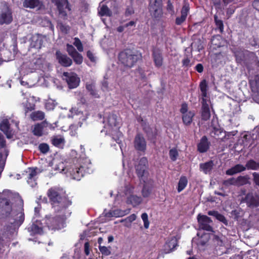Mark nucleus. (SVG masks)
<instances>
[{
    "label": "nucleus",
    "instance_id": "6e6552de",
    "mask_svg": "<svg viewBox=\"0 0 259 259\" xmlns=\"http://www.w3.org/2000/svg\"><path fill=\"white\" fill-rule=\"evenodd\" d=\"M135 149L140 152L145 153L147 148V142L144 136L141 134L136 135L134 140Z\"/></svg>",
    "mask_w": 259,
    "mask_h": 259
},
{
    "label": "nucleus",
    "instance_id": "473e14b6",
    "mask_svg": "<svg viewBox=\"0 0 259 259\" xmlns=\"http://www.w3.org/2000/svg\"><path fill=\"white\" fill-rule=\"evenodd\" d=\"M51 142L54 146L63 148L65 145V140L64 137L61 136H56L52 137Z\"/></svg>",
    "mask_w": 259,
    "mask_h": 259
},
{
    "label": "nucleus",
    "instance_id": "bb28decb",
    "mask_svg": "<svg viewBox=\"0 0 259 259\" xmlns=\"http://www.w3.org/2000/svg\"><path fill=\"white\" fill-rule=\"evenodd\" d=\"M130 209H126L125 210L116 209L110 210L108 213H107L106 215L109 217H122L128 214L130 212Z\"/></svg>",
    "mask_w": 259,
    "mask_h": 259
},
{
    "label": "nucleus",
    "instance_id": "7c9ffc66",
    "mask_svg": "<svg viewBox=\"0 0 259 259\" xmlns=\"http://www.w3.org/2000/svg\"><path fill=\"white\" fill-rule=\"evenodd\" d=\"M246 50H238L234 52L236 60L238 64H244L246 60Z\"/></svg>",
    "mask_w": 259,
    "mask_h": 259
},
{
    "label": "nucleus",
    "instance_id": "9b49d317",
    "mask_svg": "<svg viewBox=\"0 0 259 259\" xmlns=\"http://www.w3.org/2000/svg\"><path fill=\"white\" fill-rule=\"evenodd\" d=\"M250 83L252 92V99L259 104V75H256L253 79L250 80Z\"/></svg>",
    "mask_w": 259,
    "mask_h": 259
},
{
    "label": "nucleus",
    "instance_id": "5701e85b",
    "mask_svg": "<svg viewBox=\"0 0 259 259\" xmlns=\"http://www.w3.org/2000/svg\"><path fill=\"white\" fill-rule=\"evenodd\" d=\"M151 18L155 21H160L163 17V7L149 10Z\"/></svg>",
    "mask_w": 259,
    "mask_h": 259
},
{
    "label": "nucleus",
    "instance_id": "0eeeda50",
    "mask_svg": "<svg viewBox=\"0 0 259 259\" xmlns=\"http://www.w3.org/2000/svg\"><path fill=\"white\" fill-rule=\"evenodd\" d=\"M65 219L64 215L50 217L46 219V223L50 229L59 230L63 227Z\"/></svg>",
    "mask_w": 259,
    "mask_h": 259
},
{
    "label": "nucleus",
    "instance_id": "423d86ee",
    "mask_svg": "<svg viewBox=\"0 0 259 259\" xmlns=\"http://www.w3.org/2000/svg\"><path fill=\"white\" fill-rule=\"evenodd\" d=\"M55 4L59 12V16L63 19H67V12L71 11V8L68 0H52Z\"/></svg>",
    "mask_w": 259,
    "mask_h": 259
},
{
    "label": "nucleus",
    "instance_id": "9d476101",
    "mask_svg": "<svg viewBox=\"0 0 259 259\" xmlns=\"http://www.w3.org/2000/svg\"><path fill=\"white\" fill-rule=\"evenodd\" d=\"M64 79L67 82L69 89L77 88L80 82V78L74 73H67L64 72L63 73Z\"/></svg>",
    "mask_w": 259,
    "mask_h": 259
},
{
    "label": "nucleus",
    "instance_id": "79ce46f5",
    "mask_svg": "<svg viewBox=\"0 0 259 259\" xmlns=\"http://www.w3.org/2000/svg\"><path fill=\"white\" fill-rule=\"evenodd\" d=\"M30 117L33 121L41 120L45 118V113L41 111H34L30 114Z\"/></svg>",
    "mask_w": 259,
    "mask_h": 259
},
{
    "label": "nucleus",
    "instance_id": "c756f323",
    "mask_svg": "<svg viewBox=\"0 0 259 259\" xmlns=\"http://www.w3.org/2000/svg\"><path fill=\"white\" fill-rule=\"evenodd\" d=\"M13 20L12 13L8 10L3 12L0 15V24H10Z\"/></svg>",
    "mask_w": 259,
    "mask_h": 259
},
{
    "label": "nucleus",
    "instance_id": "a19ab883",
    "mask_svg": "<svg viewBox=\"0 0 259 259\" xmlns=\"http://www.w3.org/2000/svg\"><path fill=\"white\" fill-rule=\"evenodd\" d=\"M194 115L195 113L191 111H190L189 113L182 115V119L184 123L186 125L190 124Z\"/></svg>",
    "mask_w": 259,
    "mask_h": 259
},
{
    "label": "nucleus",
    "instance_id": "58836bf2",
    "mask_svg": "<svg viewBox=\"0 0 259 259\" xmlns=\"http://www.w3.org/2000/svg\"><path fill=\"white\" fill-rule=\"evenodd\" d=\"M86 89L89 92H90V95L93 96L95 98H99L100 95H99L97 91L95 89V83H87L85 85Z\"/></svg>",
    "mask_w": 259,
    "mask_h": 259
},
{
    "label": "nucleus",
    "instance_id": "c9c22d12",
    "mask_svg": "<svg viewBox=\"0 0 259 259\" xmlns=\"http://www.w3.org/2000/svg\"><path fill=\"white\" fill-rule=\"evenodd\" d=\"M143 183L144 186L142 191V195L144 197H148L151 193L153 181L151 180V182L147 181L146 183Z\"/></svg>",
    "mask_w": 259,
    "mask_h": 259
},
{
    "label": "nucleus",
    "instance_id": "a211bd4d",
    "mask_svg": "<svg viewBox=\"0 0 259 259\" xmlns=\"http://www.w3.org/2000/svg\"><path fill=\"white\" fill-rule=\"evenodd\" d=\"M152 56L155 65H162L163 56L162 51L158 48L153 47L152 50Z\"/></svg>",
    "mask_w": 259,
    "mask_h": 259
},
{
    "label": "nucleus",
    "instance_id": "a18cd8bd",
    "mask_svg": "<svg viewBox=\"0 0 259 259\" xmlns=\"http://www.w3.org/2000/svg\"><path fill=\"white\" fill-rule=\"evenodd\" d=\"M188 180L186 177H181L178 183V191L180 192L183 191L187 185Z\"/></svg>",
    "mask_w": 259,
    "mask_h": 259
},
{
    "label": "nucleus",
    "instance_id": "052dcab7",
    "mask_svg": "<svg viewBox=\"0 0 259 259\" xmlns=\"http://www.w3.org/2000/svg\"><path fill=\"white\" fill-rule=\"evenodd\" d=\"M178 156V153L176 149H172L169 151V157L172 161H175Z\"/></svg>",
    "mask_w": 259,
    "mask_h": 259
},
{
    "label": "nucleus",
    "instance_id": "393cba45",
    "mask_svg": "<svg viewBox=\"0 0 259 259\" xmlns=\"http://www.w3.org/2000/svg\"><path fill=\"white\" fill-rule=\"evenodd\" d=\"M222 40L220 35H214L212 37L209 49L211 51L217 50L223 46Z\"/></svg>",
    "mask_w": 259,
    "mask_h": 259
},
{
    "label": "nucleus",
    "instance_id": "bf43d9fd",
    "mask_svg": "<svg viewBox=\"0 0 259 259\" xmlns=\"http://www.w3.org/2000/svg\"><path fill=\"white\" fill-rule=\"evenodd\" d=\"M38 148L39 150L43 153H46L49 150V145L45 143L40 144L38 146Z\"/></svg>",
    "mask_w": 259,
    "mask_h": 259
},
{
    "label": "nucleus",
    "instance_id": "c03bdc74",
    "mask_svg": "<svg viewBox=\"0 0 259 259\" xmlns=\"http://www.w3.org/2000/svg\"><path fill=\"white\" fill-rule=\"evenodd\" d=\"M248 177L245 176H239L235 178L236 186L239 187L248 183Z\"/></svg>",
    "mask_w": 259,
    "mask_h": 259
},
{
    "label": "nucleus",
    "instance_id": "e2e57ef3",
    "mask_svg": "<svg viewBox=\"0 0 259 259\" xmlns=\"http://www.w3.org/2000/svg\"><path fill=\"white\" fill-rule=\"evenodd\" d=\"M134 13V10L132 6H128L125 10L124 15L128 17Z\"/></svg>",
    "mask_w": 259,
    "mask_h": 259
},
{
    "label": "nucleus",
    "instance_id": "5fc2aeb1",
    "mask_svg": "<svg viewBox=\"0 0 259 259\" xmlns=\"http://www.w3.org/2000/svg\"><path fill=\"white\" fill-rule=\"evenodd\" d=\"M82 122L80 121L78 122V124H73L70 125V130L71 131V136H75L76 133L75 131L78 127H81L82 124Z\"/></svg>",
    "mask_w": 259,
    "mask_h": 259
},
{
    "label": "nucleus",
    "instance_id": "a878e982",
    "mask_svg": "<svg viewBox=\"0 0 259 259\" xmlns=\"http://www.w3.org/2000/svg\"><path fill=\"white\" fill-rule=\"evenodd\" d=\"M209 147V143L206 136H203L198 144L197 149L200 153H204L207 151Z\"/></svg>",
    "mask_w": 259,
    "mask_h": 259
},
{
    "label": "nucleus",
    "instance_id": "4c0bfd02",
    "mask_svg": "<svg viewBox=\"0 0 259 259\" xmlns=\"http://www.w3.org/2000/svg\"><path fill=\"white\" fill-rule=\"evenodd\" d=\"M100 16L111 17L112 15L111 10L106 5H103L98 12Z\"/></svg>",
    "mask_w": 259,
    "mask_h": 259
},
{
    "label": "nucleus",
    "instance_id": "dca6fc26",
    "mask_svg": "<svg viewBox=\"0 0 259 259\" xmlns=\"http://www.w3.org/2000/svg\"><path fill=\"white\" fill-rule=\"evenodd\" d=\"M189 10V5L188 4H185L181 11V16L177 17L176 19L175 23L176 25H181L186 21Z\"/></svg>",
    "mask_w": 259,
    "mask_h": 259
},
{
    "label": "nucleus",
    "instance_id": "4468645a",
    "mask_svg": "<svg viewBox=\"0 0 259 259\" xmlns=\"http://www.w3.org/2000/svg\"><path fill=\"white\" fill-rule=\"evenodd\" d=\"M52 127V125L51 124L45 121L35 125L32 130V133L35 136L40 137L44 134L46 128L49 127L51 128Z\"/></svg>",
    "mask_w": 259,
    "mask_h": 259
},
{
    "label": "nucleus",
    "instance_id": "20e7f679",
    "mask_svg": "<svg viewBox=\"0 0 259 259\" xmlns=\"http://www.w3.org/2000/svg\"><path fill=\"white\" fill-rule=\"evenodd\" d=\"M136 173L141 182L146 183L147 181L151 182V179L149 178V174L147 171L148 160L145 157H142L135 165Z\"/></svg>",
    "mask_w": 259,
    "mask_h": 259
},
{
    "label": "nucleus",
    "instance_id": "b1692460",
    "mask_svg": "<svg viewBox=\"0 0 259 259\" xmlns=\"http://www.w3.org/2000/svg\"><path fill=\"white\" fill-rule=\"evenodd\" d=\"M43 40L40 34L33 35L30 38V46L32 48L40 49L42 45Z\"/></svg>",
    "mask_w": 259,
    "mask_h": 259
},
{
    "label": "nucleus",
    "instance_id": "37998d69",
    "mask_svg": "<svg viewBox=\"0 0 259 259\" xmlns=\"http://www.w3.org/2000/svg\"><path fill=\"white\" fill-rule=\"evenodd\" d=\"M246 169L248 170H258L259 169V162H257L252 159H250L247 161L245 166Z\"/></svg>",
    "mask_w": 259,
    "mask_h": 259
},
{
    "label": "nucleus",
    "instance_id": "f03ea898",
    "mask_svg": "<svg viewBox=\"0 0 259 259\" xmlns=\"http://www.w3.org/2000/svg\"><path fill=\"white\" fill-rule=\"evenodd\" d=\"M75 161L76 163L74 162L72 164L66 166L63 162H60L56 167V169L59 170L60 172L68 173L72 179L79 181L84 175V166L80 164V161L77 162L78 160Z\"/></svg>",
    "mask_w": 259,
    "mask_h": 259
},
{
    "label": "nucleus",
    "instance_id": "72a5a7b5",
    "mask_svg": "<svg viewBox=\"0 0 259 259\" xmlns=\"http://www.w3.org/2000/svg\"><path fill=\"white\" fill-rule=\"evenodd\" d=\"M213 165L214 164L212 160H210L205 163H200L199 165L200 170L205 174H207L211 171Z\"/></svg>",
    "mask_w": 259,
    "mask_h": 259
},
{
    "label": "nucleus",
    "instance_id": "cd10ccee",
    "mask_svg": "<svg viewBox=\"0 0 259 259\" xmlns=\"http://www.w3.org/2000/svg\"><path fill=\"white\" fill-rule=\"evenodd\" d=\"M201 116L202 119L204 120H208L210 116L209 108L206 99H203V101H202Z\"/></svg>",
    "mask_w": 259,
    "mask_h": 259
},
{
    "label": "nucleus",
    "instance_id": "864d4df0",
    "mask_svg": "<svg viewBox=\"0 0 259 259\" xmlns=\"http://www.w3.org/2000/svg\"><path fill=\"white\" fill-rule=\"evenodd\" d=\"M73 45L76 47L77 49L79 52H82L83 50V48L82 44L80 41V40L78 37L74 38V41L73 42Z\"/></svg>",
    "mask_w": 259,
    "mask_h": 259
},
{
    "label": "nucleus",
    "instance_id": "f8f14e48",
    "mask_svg": "<svg viewBox=\"0 0 259 259\" xmlns=\"http://www.w3.org/2000/svg\"><path fill=\"white\" fill-rule=\"evenodd\" d=\"M241 202L246 203L249 207H257L259 206V197L254 196L252 193H248L242 198Z\"/></svg>",
    "mask_w": 259,
    "mask_h": 259
},
{
    "label": "nucleus",
    "instance_id": "603ef678",
    "mask_svg": "<svg viewBox=\"0 0 259 259\" xmlns=\"http://www.w3.org/2000/svg\"><path fill=\"white\" fill-rule=\"evenodd\" d=\"M137 218V216L135 214H132L127 217L126 219L121 221V222H125V225L126 226L130 225V224L134 221Z\"/></svg>",
    "mask_w": 259,
    "mask_h": 259
},
{
    "label": "nucleus",
    "instance_id": "3c124183",
    "mask_svg": "<svg viewBox=\"0 0 259 259\" xmlns=\"http://www.w3.org/2000/svg\"><path fill=\"white\" fill-rule=\"evenodd\" d=\"M223 185L228 188L231 185L236 186L235 178H231L223 182Z\"/></svg>",
    "mask_w": 259,
    "mask_h": 259
},
{
    "label": "nucleus",
    "instance_id": "e433bc0d",
    "mask_svg": "<svg viewBox=\"0 0 259 259\" xmlns=\"http://www.w3.org/2000/svg\"><path fill=\"white\" fill-rule=\"evenodd\" d=\"M40 0H24L23 6L26 8L34 9L40 5Z\"/></svg>",
    "mask_w": 259,
    "mask_h": 259
},
{
    "label": "nucleus",
    "instance_id": "412c9836",
    "mask_svg": "<svg viewBox=\"0 0 259 259\" xmlns=\"http://www.w3.org/2000/svg\"><path fill=\"white\" fill-rule=\"evenodd\" d=\"M0 130L2 131L9 139L13 135L12 131L10 127L9 120L7 119H4L0 123Z\"/></svg>",
    "mask_w": 259,
    "mask_h": 259
},
{
    "label": "nucleus",
    "instance_id": "680f3d73",
    "mask_svg": "<svg viewBox=\"0 0 259 259\" xmlns=\"http://www.w3.org/2000/svg\"><path fill=\"white\" fill-rule=\"evenodd\" d=\"M71 111L72 113L74 112L76 115H81L79 117V119H81L82 121H84L86 119V117L83 116L82 112L80 111H78L77 109L72 108Z\"/></svg>",
    "mask_w": 259,
    "mask_h": 259
},
{
    "label": "nucleus",
    "instance_id": "13d9d810",
    "mask_svg": "<svg viewBox=\"0 0 259 259\" xmlns=\"http://www.w3.org/2000/svg\"><path fill=\"white\" fill-rule=\"evenodd\" d=\"M25 67H23L20 70V73L21 75H25L27 74L28 73H31L33 72L32 69L29 67V66H24Z\"/></svg>",
    "mask_w": 259,
    "mask_h": 259
},
{
    "label": "nucleus",
    "instance_id": "c85d7f7f",
    "mask_svg": "<svg viewBox=\"0 0 259 259\" xmlns=\"http://www.w3.org/2000/svg\"><path fill=\"white\" fill-rule=\"evenodd\" d=\"M245 170L246 167L245 166L242 164H238L226 170V174L228 176H233L235 174L241 172Z\"/></svg>",
    "mask_w": 259,
    "mask_h": 259
},
{
    "label": "nucleus",
    "instance_id": "2f4dec72",
    "mask_svg": "<svg viewBox=\"0 0 259 259\" xmlns=\"http://www.w3.org/2000/svg\"><path fill=\"white\" fill-rule=\"evenodd\" d=\"M37 169V168H29L27 182L31 187H34L36 185V183L35 182V177L36 176Z\"/></svg>",
    "mask_w": 259,
    "mask_h": 259
},
{
    "label": "nucleus",
    "instance_id": "de8ad7c7",
    "mask_svg": "<svg viewBox=\"0 0 259 259\" xmlns=\"http://www.w3.org/2000/svg\"><path fill=\"white\" fill-rule=\"evenodd\" d=\"M57 28L64 34H67L69 33L70 27L69 25L63 24L62 22H58Z\"/></svg>",
    "mask_w": 259,
    "mask_h": 259
},
{
    "label": "nucleus",
    "instance_id": "ea45409f",
    "mask_svg": "<svg viewBox=\"0 0 259 259\" xmlns=\"http://www.w3.org/2000/svg\"><path fill=\"white\" fill-rule=\"evenodd\" d=\"M163 7L162 0H149L148 10Z\"/></svg>",
    "mask_w": 259,
    "mask_h": 259
},
{
    "label": "nucleus",
    "instance_id": "4be33fe9",
    "mask_svg": "<svg viewBox=\"0 0 259 259\" xmlns=\"http://www.w3.org/2000/svg\"><path fill=\"white\" fill-rule=\"evenodd\" d=\"M56 57L59 63L61 65H71L72 64V60L68 57L66 54H62L59 50L56 52Z\"/></svg>",
    "mask_w": 259,
    "mask_h": 259
},
{
    "label": "nucleus",
    "instance_id": "2eb2a0df",
    "mask_svg": "<svg viewBox=\"0 0 259 259\" xmlns=\"http://www.w3.org/2000/svg\"><path fill=\"white\" fill-rule=\"evenodd\" d=\"M108 127L106 132L109 133H112V130L116 131L118 126L117 117L116 115L112 114H110L107 119Z\"/></svg>",
    "mask_w": 259,
    "mask_h": 259
},
{
    "label": "nucleus",
    "instance_id": "338daca9",
    "mask_svg": "<svg viewBox=\"0 0 259 259\" xmlns=\"http://www.w3.org/2000/svg\"><path fill=\"white\" fill-rule=\"evenodd\" d=\"M250 137H251L250 135L245 134L243 136L242 139V142L243 144L244 145V146H248V141L250 140Z\"/></svg>",
    "mask_w": 259,
    "mask_h": 259
},
{
    "label": "nucleus",
    "instance_id": "4d7b16f0",
    "mask_svg": "<svg viewBox=\"0 0 259 259\" xmlns=\"http://www.w3.org/2000/svg\"><path fill=\"white\" fill-rule=\"evenodd\" d=\"M166 8V10L171 15L175 13L174 7L170 0L167 1Z\"/></svg>",
    "mask_w": 259,
    "mask_h": 259
},
{
    "label": "nucleus",
    "instance_id": "69168bd1",
    "mask_svg": "<svg viewBox=\"0 0 259 259\" xmlns=\"http://www.w3.org/2000/svg\"><path fill=\"white\" fill-rule=\"evenodd\" d=\"M250 137H251L250 135L245 134L243 136L242 139V142L243 144L244 145V146H248V141L250 140Z\"/></svg>",
    "mask_w": 259,
    "mask_h": 259
},
{
    "label": "nucleus",
    "instance_id": "49530a36",
    "mask_svg": "<svg viewBox=\"0 0 259 259\" xmlns=\"http://www.w3.org/2000/svg\"><path fill=\"white\" fill-rule=\"evenodd\" d=\"M199 87L201 92L202 101H203V99H206L205 98L207 97V85L206 80H203L202 81L199 85Z\"/></svg>",
    "mask_w": 259,
    "mask_h": 259
},
{
    "label": "nucleus",
    "instance_id": "f257e3e1",
    "mask_svg": "<svg viewBox=\"0 0 259 259\" xmlns=\"http://www.w3.org/2000/svg\"><path fill=\"white\" fill-rule=\"evenodd\" d=\"M47 194L55 211L63 210L71 204L68 198L61 196L59 190L56 188H50Z\"/></svg>",
    "mask_w": 259,
    "mask_h": 259
},
{
    "label": "nucleus",
    "instance_id": "39448f33",
    "mask_svg": "<svg viewBox=\"0 0 259 259\" xmlns=\"http://www.w3.org/2000/svg\"><path fill=\"white\" fill-rule=\"evenodd\" d=\"M134 187L131 184L125 185L124 189V195L121 194V196L124 195L127 197L126 202L132 204L134 206H136L140 204L142 199L141 197L132 195Z\"/></svg>",
    "mask_w": 259,
    "mask_h": 259
},
{
    "label": "nucleus",
    "instance_id": "774afa93",
    "mask_svg": "<svg viewBox=\"0 0 259 259\" xmlns=\"http://www.w3.org/2000/svg\"><path fill=\"white\" fill-rule=\"evenodd\" d=\"M191 57V54L186 55L182 61L183 65H189L190 62V59Z\"/></svg>",
    "mask_w": 259,
    "mask_h": 259
},
{
    "label": "nucleus",
    "instance_id": "6ab92c4d",
    "mask_svg": "<svg viewBox=\"0 0 259 259\" xmlns=\"http://www.w3.org/2000/svg\"><path fill=\"white\" fill-rule=\"evenodd\" d=\"M245 65H259V60L255 53L246 50Z\"/></svg>",
    "mask_w": 259,
    "mask_h": 259
},
{
    "label": "nucleus",
    "instance_id": "f704fd0d",
    "mask_svg": "<svg viewBox=\"0 0 259 259\" xmlns=\"http://www.w3.org/2000/svg\"><path fill=\"white\" fill-rule=\"evenodd\" d=\"M28 229L33 234H41L43 233L42 224L39 221H36L35 223H33Z\"/></svg>",
    "mask_w": 259,
    "mask_h": 259
},
{
    "label": "nucleus",
    "instance_id": "ddd939ff",
    "mask_svg": "<svg viewBox=\"0 0 259 259\" xmlns=\"http://www.w3.org/2000/svg\"><path fill=\"white\" fill-rule=\"evenodd\" d=\"M38 99V98L30 95L24 99L22 104L24 108L25 113L34 109L35 104Z\"/></svg>",
    "mask_w": 259,
    "mask_h": 259
},
{
    "label": "nucleus",
    "instance_id": "0e129e2a",
    "mask_svg": "<svg viewBox=\"0 0 259 259\" xmlns=\"http://www.w3.org/2000/svg\"><path fill=\"white\" fill-rule=\"evenodd\" d=\"M216 219L220 221V222L223 223L225 225L228 224V221L226 219L225 217L219 213H218L217 215L216 216Z\"/></svg>",
    "mask_w": 259,
    "mask_h": 259
},
{
    "label": "nucleus",
    "instance_id": "1a4fd4ad",
    "mask_svg": "<svg viewBox=\"0 0 259 259\" xmlns=\"http://www.w3.org/2000/svg\"><path fill=\"white\" fill-rule=\"evenodd\" d=\"M198 222L200 228L207 231H213L212 227V221L210 218L206 215H200L197 216Z\"/></svg>",
    "mask_w": 259,
    "mask_h": 259
},
{
    "label": "nucleus",
    "instance_id": "aec40b11",
    "mask_svg": "<svg viewBox=\"0 0 259 259\" xmlns=\"http://www.w3.org/2000/svg\"><path fill=\"white\" fill-rule=\"evenodd\" d=\"M178 245V240L175 237L167 240L163 247V251L165 253H168L175 249Z\"/></svg>",
    "mask_w": 259,
    "mask_h": 259
},
{
    "label": "nucleus",
    "instance_id": "6e6d98bb",
    "mask_svg": "<svg viewBox=\"0 0 259 259\" xmlns=\"http://www.w3.org/2000/svg\"><path fill=\"white\" fill-rule=\"evenodd\" d=\"M141 218L144 222L145 228L148 229L149 226V222L148 221V214L146 213H143L141 215Z\"/></svg>",
    "mask_w": 259,
    "mask_h": 259
},
{
    "label": "nucleus",
    "instance_id": "8fccbe9b",
    "mask_svg": "<svg viewBox=\"0 0 259 259\" xmlns=\"http://www.w3.org/2000/svg\"><path fill=\"white\" fill-rule=\"evenodd\" d=\"M99 249L100 251L101 252V253L103 255L108 256V255H109L110 254H111V252L110 250V249H111L110 247H107L105 246L99 245Z\"/></svg>",
    "mask_w": 259,
    "mask_h": 259
},
{
    "label": "nucleus",
    "instance_id": "7ed1b4c3",
    "mask_svg": "<svg viewBox=\"0 0 259 259\" xmlns=\"http://www.w3.org/2000/svg\"><path fill=\"white\" fill-rule=\"evenodd\" d=\"M118 59L122 65H134L142 60V56L137 50L125 49L118 54Z\"/></svg>",
    "mask_w": 259,
    "mask_h": 259
},
{
    "label": "nucleus",
    "instance_id": "f3484780",
    "mask_svg": "<svg viewBox=\"0 0 259 259\" xmlns=\"http://www.w3.org/2000/svg\"><path fill=\"white\" fill-rule=\"evenodd\" d=\"M67 47L68 52L74 61L77 64H81L83 61L82 55L77 52L72 46L68 44Z\"/></svg>",
    "mask_w": 259,
    "mask_h": 259
},
{
    "label": "nucleus",
    "instance_id": "09e8293b",
    "mask_svg": "<svg viewBox=\"0 0 259 259\" xmlns=\"http://www.w3.org/2000/svg\"><path fill=\"white\" fill-rule=\"evenodd\" d=\"M214 20L217 27L219 29L221 33L224 31V23L222 20L219 19L217 15L214 16Z\"/></svg>",
    "mask_w": 259,
    "mask_h": 259
}]
</instances>
